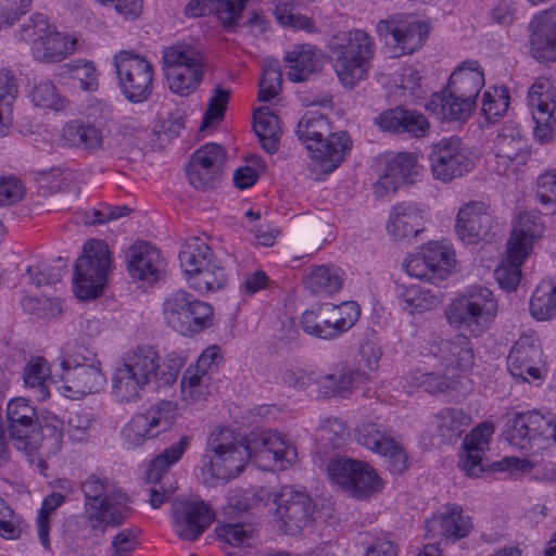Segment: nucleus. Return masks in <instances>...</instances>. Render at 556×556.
<instances>
[{
	"label": "nucleus",
	"mask_w": 556,
	"mask_h": 556,
	"mask_svg": "<svg viewBox=\"0 0 556 556\" xmlns=\"http://www.w3.org/2000/svg\"><path fill=\"white\" fill-rule=\"evenodd\" d=\"M298 458L293 442L275 430H255L248 438L229 428L214 429L201 459L205 483L228 481L243 471L249 460L260 466L273 464L279 470L292 467Z\"/></svg>",
	"instance_id": "f257e3e1"
},
{
	"label": "nucleus",
	"mask_w": 556,
	"mask_h": 556,
	"mask_svg": "<svg viewBox=\"0 0 556 556\" xmlns=\"http://www.w3.org/2000/svg\"><path fill=\"white\" fill-rule=\"evenodd\" d=\"M182 366L181 357L170 356L166 363L161 364V357L153 348L137 346L126 352L116 363L112 376V393L122 403L137 401L152 384H173Z\"/></svg>",
	"instance_id": "f03ea898"
},
{
	"label": "nucleus",
	"mask_w": 556,
	"mask_h": 556,
	"mask_svg": "<svg viewBox=\"0 0 556 556\" xmlns=\"http://www.w3.org/2000/svg\"><path fill=\"white\" fill-rule=\"evenodd\" d=\"M296 132L309 152L314 170L325 175L331 174L352 149L348 132H331L330 123L318 112L305 113L298 124Z\"/></svg>",
	"instance_id": "7ed1b4c3"
},
{
	"label": "nucleus",
	"mask_w": 556,
	"mask_h": 556,
	"mask_svg": "<svg viewBox=\"0 0 556 556\" xmlns=\"http://www.w3.org/2000/svg\"><path fill=\"white\" fill-rule=\"evenodd\" d=\"M8 430L13 446L34 462L35 452L43 440H51L52 450L59 451L63 442V422L56 417L46 419L43 428L38 424L37 413L24 397L13 399L7 406Z\"/></svg>",
	"instance_id": "20e7f679"
},
{
	"label": "nucleus",
	"mask_w": 556,
	"mask_h": 556,
	"mask_svg": "<svg viewBox=\"0 0 556 556\" xmlns=\"http://www.w3.org/2000/svg\"><path fill=\"white\" fill-rule=\"evenodd\" d=\"M330 61L340 83L349 89L365 80L375 56V41L362 29L334 35L328 43Z\"/></svg>",
	"instance_id": "39448f33"
},
{
	"label": "nucleus",
	"mask_w": 556,
	"mask_h": 556,
	"mask_svg": "<svg viewBox=\"0 0 556 556\" xmlns=\"http://www.w3.org/2000/svg\"><path fill=\"white\" fill-rule=\"evenodd\" d=\"M497 313L498 302L494 293L484 286L473 285L451 302L445 317L452 327L480 337L491 328Z\"/></svg>",
	"instance_id": "423d86ee"
},
{
	"label": "nucleus",
	"mask_w": 556,
	"mask_h": 556,
	"mask_svg": "<svg viewBox=\"0 0 556 556\" xmlns=\"http://www.w3.org/2000/svg\"><path fill=\"white\" fill-rule=\"evenodd\" d=\"M85 496V516L91 528L103 531L118 526L126 518L127 495L113 481L97 473L89 475L81 483Z\"/></svg>",
	"instance_id": "0eeeda50"
},
{
	"label": "nucleus",
	"mask_w": 556,
	"mask_h": 556,
	"mask_svg": "<svg viewBox=\"0 0 556 556\" xmlns=\"http://www.w3.org/2000/svg\"><path fill=\"white\" fill-rule=\"evenodd\" d=\"M504 438L525 453H538L556 443V421L552 415L538 410L513 412L506 415Z\"/></svg>",
	"instance_id": "6e6552de"
},
{
	"label": "nucleus",
	"mask_w": 556,
	"mask_h": 556,
	"mask_svg": "<svg viewBox=\"0 0 556 556\" xmlns=\"http://www.w3.org/2000/svg\"><path fill=\"white\" fill-rule=\"evenodd\" d=\"M111 267L108 244L97 239L87 241L81 256L75 263L73 281L76 296L81 300L99 296L111 273Z\"/></svg>",
	"instance_id": "1a4fd4ad"
},
{
	"label": "nucleus",
	"mask_w": 556,
	"mask_h": 556,
	"mask_svg": "<svg viewBox=\"0 0 556 556\" xmlns=\"http://www.w3.org/2000/svg\"><path fill=\"white\" fill-rule=\"evenodd\" d=\"M163 317L173 330L192 336L212 325L213 307L185 290H177L164 300Z\"/></svg>",
	"instance_id": "9d476101"
},
{
	"label": "nucleus",
	"mask_w": 556,
	"mask_h": 556,
	"mask_svg": "<svg viewBox=\"0 0 556 556\" xmlns=\"http://www.w3.org/2000/svg\"><path fill=\"white\" fill-rule=\"evenodd\" d=\"M113 66L117 87L127 101L142 103L150 98L154 76L150 61L132 51L122 50L113 56Z\"/></svg>",
	"instance_id": "9b49d317"
},
{
	"label": "nucleus",
	"mask_w": 556,
	"mask_h": 556,
	"mask_svg": "<svg viewBox=\"0 0 556 556\" xmlns=\"http://www.w3.org/2000/svg\"><path fill=\"white\" fill-rule=\"evenodd\" d=\"M329 479L342 490L357 498H367L383 489V482L367 463L338 456L328 462Z\"/></svg>",
	"instance_id": "f8f14e48"
},
{
	"label": "nucleus",
	"mask_w": 556,
	"mask_h": 556,
	"mask_svg": "<svg viewBox=\"0 0 556 556\" xmlns=\"http://www.w3.org/2000/svg\"><path fill=\"white\" fill-rule=\"evenodd\" d=\"M177 404L160 401L144 413L135 415L122 429V439L128 447H137L147 440L167 431L178 417Z\"/></svg>",
	"instance_id": "ddd939ff"
},
{
	"label": "nucleus",
	"mask_w": 556,
	"mask_h": 556,
	"mask_svg": "<svg viewBox=\"0 0 556 556\" xmlns=\"http://www.w3.org/2000/svg\"><path fill=\"white\" fill-rule=\"evenodd\" d=\"M428 160L433 178L444 184L465 176L473 167L468 149L456 137L433 143Z\"/></svg>",
	"instance_id": "4468645a"
},
{
	"label": "nucleus",
	"mask_w": 556,
	"mask_h": 556,
	"mask_svg": "<svg viewBox=\"0 0 556 556\" xmlns=\"http://www.w3.org/2000/svg\"><path fill=\"white\" fill-rule=\"evenodd\" d=\"M62 374L59 390L71 399L97 393L103 389L106 378L100 368V362L91 355L64 359L61 364Z\"/></svg>",
	"instance_id": "2eb2a0df"
},
{
	"label": "nucleus",
	"mask_w": 556,
	"mask_h": 556,
	"mask_svg": "<svg viewBox=\"0 0 556 556\" xmlns=\"http://www.w3.org/2000/svg\"><path fill=\"white\" fill-rule=\"evenodd\" d=\"M275 503L277 505L275 516L286 534L295 535L309 525L314 506L307 493L285 485L276 494Z\"/></svg>",
	"instance_id": "dca6fc26"
},
{
	"label": "nucleus",
	"mask_w": 556,
	"mask_h": 556,
	"mask_svg": "<svg viewBox=\"0 0 556 556\" xmlns=\"http://www.w3.org/2000/svg\"><path fill=\"white\" fill-rule=\"evenodd\" d=\"M355 435L361 445L386 458L390 471L402 473L408 468L406 452L383 426L369 420L363 421L356 427Z\"/></svg>",
	"instance_id": "f3484780"
},
{
	"label": "nucleus",
	"mask_w": 556,
	"mask_h": 556,
	"mask_svg": "<svg viewBox=\"0 0 556 556\" xmlns=\"http://www.w3.org/2000/svg\"><path fill=\"white\" fill-rule=\"evenodd\" d=\"M191 437L184 435L178 442L173 443L151 460L147 471L148 482L154 485L149 489V503L152 508L156 509L163 505L175 489H165L162 479L166 476L169 468L176 465L190 446Z\"/></svg>",
	"instance_id": "a211bd4d"
},
{
	"label": "nucleus",
	"mask_w": 556,
	"mask_h": 556,
	"mask_svg": "<svg viewBox=\"0 0 556 556\" xmlns=\"http://www.w3.org/2000/svg\"><path fill=\"white\" fill-rule=\"evenodd\" d=\"M497 172L506 174L527 163L530 150L519 125L507 122L501 126L493 142Z\"/></svg>",
	"instance_id": "6ab92c4d"
},
{
	"label": "nucleus",
	"mask_w": 556,
	"mask_h": 556,
	"mask_svg": "<svg viewBox=\"0 0 556 556\" xmlns=\"http://www.w3.org/2000/svg\"><path fill=\"white\" fill-rule=\"evenodd\" d=\"M225 156L220 144L212 142L199 148L186 168L189 182L195 189L213 188L222 177Z\"/></svg>",
	"instance_id": "aec40b11"
},
{
	"label": "nucleus",
	"mask_w": 556,
	"mask_h": 556,
	"mask_svg": "<svg viewBox=\"0 0 556 556\" xmlns=\"http://www.w3.org/2000/svg\"><path fill=\"white\" fill-rule=\"evenodd\" d=\"M174 530L182 540H197L212 523L214 514L203 501L176 498L172 504Z\"/></svg>",
	"instance_id": "412c9836"
},
{
	"label": "nucleus",
	"mask_w": 556,
	"mask_h": 556,
	"mask_svg": "<svg viewBox=\"0 0 556 556\" xmlns=\"http://www.w3.org/2000/svg\"><path fill=\"white\" fill-rule=\"evenodd\" d=\"M542 349L532 336H521L513 345L507 368L513 377L522 381H535L544 378Z\"/></svg>",
	"instance_id": "4be33fe9"
},
{
	"label": "nucleus",
	"mask_w": 556,
	"mask_h": 556,
	"mask_svg": "<svg viewBox=\"0 0 556 556\" xmlns=\"http://www.w3.org/2000/svg\"><path fill=\"white\" fill-rule=\"evenodd\" d=\"M493 224L490 207L484 202L470 201L459 208L455 230L464 243L477 244L486 239Z\"/></svg>",
	"instance_id": "5701e85b"
},
{
	"label": "nucleus",
	"mask_w": 556,
	"mask_h": 556,
	"mask_svg": "<svg viewBox=\"0 0 556 556\" xmlns=\"http://www.w3.org/2000/svg\"><path fill=\"white\" fill-rule=\"evenodd\" d=\"M377 31L380 36L391 35L403 53H413L427 40L429 25L414 17L391 18L380 21Z\"/></svg>",
	"instance_id": "b1692460"
},
{
	"label": "nucleus",
	"mask_w": 556,
	"mask_h": 556,
	"mask_svg": "<svg viewBox=\"0 0 556 556\" xmlns=\"http://www.w3.org/2000/svg\"><path fill=\"white\" fill-rule=\"evenodd\" d=\"M165 266L161 252L148 242L135 243L127 253V269L132 279L152 285L162 278Z\"/></svg>",
	"instance_id": "393cba45"
},
{
	"label": "nucleus",
	"mask_w": 556,
	"mask_h": 556,
	"mask_svg": "<svg viewBox=\"0 0 556 556\" xmlns=\"http://www.w3.org/2000/svg\"><path fill=\"white\" fill-rule=\"evenodd\" d=\"M471 529V518L464 514L463 508L456 504L442 506L426 521L427 533L432 539L460 540L469 535Z\"/></svg>",
	"instance_id": "a878e982"
},
{
	"label": "nucleus",
	"mask_w": 556,
	"mask_h": 556,
	"mask_svg": "<svg viewBox=\"0 0 556 556\" xmlns=\"http://www.w3.org/2000/svg\"><path fill=\"white\" fill-rule=\"evenodd\" d=\"M493 433V422L483 421L465 437L464 455L460 456L458 466L468 477L477 478L484 471L483 458Z\"/></svg>",
	"instance_id": "bb28decb"
},
{
	"label": "nucleus",
	"mask_w": 556,
	"mask_h": 556,
	"mask_svg": "<svg viewBox=\"0 0 556 556\" xmlns=\"http://www.w3.org/2000/svg\"><path fill=\"white\" fill-rule=\"evenodd\" d=\"M532 55L543 61H556V5L536 14L530 22Z\"/></svg>",
	"instance_id": "cd10ccee"
},
{
	"label": "nucleus",
	"mask_w": 556,
	"mask_h": 556,
	"mask_svg": "<svg viewBox=\"0 0 556 556\" xmlns=\"http://www.w3.org/2000/svg\"><path fill=\"white\" fill-rule=\"evenodd\" d=\"M476 106V100L445 87L440 93L432 96L426 108L443 121L466 122Z\"/></svg>",
	"instance_id": "c85d7f7f"
},
{
	"label": "nucleus",
	"mask_w": 556,
	"mask_h": 556,
	"mask_svg": "<svg viewBox=\"0 0 556 556\" xmlns=\"http://www.w3.org/2000/svg\"><path fill=\"white\" fill-rule=\"evenodd\" d=\"M425 211L415 203H396L391 207L388 232L395 239L414 237L422 229Z\"/></svg>",
	"instance_id": "c756f323"
},
{
	"label": "nucleus",
	"mask_w": 556,
	"mask_h": 556,
	"mask_svg": "<svg viewBox=\"0 0 556 556\" xmlns=\"http://www.w3.org/2000/svg\"><path fill=\"white\" fill-rule=\"evenodd\" d=\"M377 124L383 130L396 134L407 132L415 137H424L429 129V123L422 114L402 108L381 113Z\"/></svg>",
	"instance_id": "7c9ffc66"
},
{
	"label": "nucleus",
	"mask_w": 556,
	"mask_h": 556,
	"mask_svg": "<svg viewBox=\"0 0 556 556\" xmlns=\"http://www.w3.org/2000/svg\"><path fill=\"white\" fill-rule=\"evenodd\" d=\"M432 353L441 359L444 370H465L473 364L475 354L466 334H457L451 340L441 341Z\"/></svg>",
	"instance_id": "2f4dec72"
},
{
	"label": "nucleus",
	"mask_w": 556,
	"mask_h": 556,
	"mask_svg": "<svg viewBox=\"0 0 556 556\" xmlns=\"http://www.w3.org/2000/svg\"><path fill=\"white\" fill-rule=\"evenodd\" d=\"M484 72L476 60H466L459 63L448 78V90L462 93L477 101L484 86Z\"/></svg>",
	"instance_id": "473e14b6"
},
{
	"label": "nucleus",
	"mask_w": 556,
	"mask_h": 556,
	"mask_svg": "<svg viewBox=\"0 0 556 556\" xmlns=\"http://www.w3.org/2000/svg\"><path fill=\"white\" fill-rule=\"evenodd\" d=\"M544 231L542 218L538 212H523L518 218L511 230L507 247L530 254L534 241L539 239Z\"/></svg>",
	"instance_id": "72a5a7b5"
},
{
	"label": "nucleus",
	"mask_w": 556,
	"mask_h": 556,
	"mask_svg": "<svg viewBox=\"0 0 556 556\" xmlns=\"http://www.w3.org/2000/svg\"><path fill=\"white\" fill-rule=\"evenodd\" d=\"M75 43V39L53 27L42 41H37L31 54L35 60L42 63L61 62L74 52Z\"/></svg>",
	"instance_id": "f704fd0d"
},
{
	"label": "nucleus",
	"mask_w": 556,
	"mask_h": 556,
	"mask_svg": "<svg viewBox=\"0 0 556 556\" xmlns=\"http://www.w3.org/2000/svg\"><path fill=\"white\" fill-rule=\"evenodd\" d=\"M62 137L71 147L96 151L102 148L104 128L93 123L73 121L64 125Z\"/></svg>",
	"instance_id": "c9c22d12"
},
{
	"label": "nucleus",
	"mask_w": 556,
	"mask_h": 556,
	"mask_svg": "<svg viewBox=\"0 0 556 556\" xmlns=\"http://www.w3.org/2000/svg\"><path fill=\"white\" fill-rule=\"evenodd\" d=\"M211 247L199 237L188 238L179 252V264L185 278L216 260Z\"/></svg>",
	"instance_id": "e433bc0d"
},
{
	"label": "nucleus",
	"mask_w": 556,
	"mask_h": 556,
	"mask_svg": "<svg viewBox=\"0 0 556 556\" xmlns=\"http://www.w3.org/2000/svg\"><path fill=\"white\" fill-rule=\"evenodd\" d=\"M442 300L438 292L425 289L418 285L401 286L399 288V303L403 311L410 315L422 314L435 309Z\"/></svg>",
	"instance_id": "4c0bfd02"
},
{
	"label": "nucleus",
	"mask_w": 556,
	"mask_h": 556,
	"mask_svg": "<svg viewBox=\"0 0 556 556\" xmlns=\"http://www.w3.org/2000/svg\"><path fill=\"white\" fill-rule=\"evenodd\" d=\"M419 172L417 154L400 152L388 162L382 184L392 190H396L400 185L413 181V178L418 176Z\"/></svg>",
	"instance_id": "58836bf2"
},
{
	"label": "nucleus",
	"mask_w": 556,
	"mask_h": 556,
	"mask_svg": "<svg viewBox=\"0 0 556 556\" xmlns=\"http://www.w3.org/2000/svg\"><path fill=\"white\" fill-rule=\"evenodd\" d=\"M285 61L288 67V78L300 83L307 79L319 62V54L315 47L311 45H299L289 51Z\"/></svg>",
	"instance_id": "ea45409f"
},
{
	"label": "nucleus",
	"mask_w": 556,
	"mask_h": 556,
	"mask_svg": "<svg viewBox=\"0 0 556 556\" xmlns=\"http://www.w3.org/2000/svg\"><path fill=\"white\" fill-rule=\"evenodd\" d=\"M162 59L165 72L206 64L201 49L188 42H177L165 47L162 52Z\"/></svg>",
	"instance_id": "a19ab883"
},
{
	"label": "nucleus",
	"mask_w": 556,
	"mask_h": 556,
	"mask_svg": "<svg viewBox=\"0 0 556 556\" xmlns=\"http://www.w3.org/2000/svg\"><path fill=\"white\" fill-rule=\"evenodd\" d=\"M528 105L532 116L544 121L547 114H555L556 88L547 77H539L528 91Z\"/></svg>",
	"instance_id": "79ce46f5"
},
{
	"label": "nucleus",
	"mask_w": 556,
	"mask_h": 556,
	"mask_svg": "<svg viewBox=\"0 0 556 556\" xmlns=\"http://www.w3.org/2000/svg\"><path fill=\"white\" fill-rule=\"evenodd\" d=\"M24 386L33 392L38 401L50 396L49 386L55 382L51 376L48 362L43 357L31 358L23 370Z\"/></svg>",
	"instance_id": "37998d69"
},
{
	"label": "nucleus",
	"mask_w": 556,
	"mask_h": 556,
	"mask_svg": "<svg viewBox=\"0 0 556 556\" xmlns=\"http://www.w3.org/2000/svg\"><path fill=\"white\" fill-rule=\"evenodd\" d=\"M304 286L314 294L331 295L337 293L343 287L341 270L334 266H315L305 276Z\"/></svg>",
	"instance_id": "c03bdc74"
},
{
	"label": "nucleus",
	"mask_w": 556,
	"mask_h": 556,
	"mask_svg": "<svg viewBox=\"0 0 556 556\" xmlns=\"http://www.w3.org/2000/svg\"><path fill=\"white\" fill-rule=\"evenodd\" d=\"M253 121V129L264 150L268 153L276 152L280 136L278 117L268 106H262L254 111Z\"/></svg>",
	"instance_id": "a18cd8bd"
},
{
	"label": "nucleus",
	"mask_w": 556,
	"mask_h": 556,
	"mask_svg": "<svg viewBox=\"0 0 556 556\" xmlns=\"http://www.w3.org/2000/svg\"><path fill=\"white\" fill-rule=\"evenodd\" d=\"M355 380V374L349 367L342 366L330 374H314V383L318 384L319 392L326 397L344 396L351 391Z\"/></svg>",
	"instance_id": "49530a36"
},
{
	"label": "nucleus",
	"mask_w": 556,
	"mask_h": 556,
	"mask_svg": "<svg viewBox=\"0 0 556 556\" xmlns=\"http://www.w3.org/2000/svg\"><path fill=\"white\" fill-rule=\"evenodd\" d=\"M61 77L76 80L79 88L86 92H96L99 89L100 73L91 60L78 59L62 66Z\"/></svg>",
	"instance_id": "de8ad7c7"
},
{
	"label": "nucleus",
	"mask_w": 556,
	"mask_h": 556,
	"mask_svg": "<svg viewBox=\"0 0 556 556\" xmlns=\"http://www.w3.org/2000/svg\"><path fill=\"white\" fill-rule=\"evenodd\" d=\"M205 70L206 64L165 72L169 90L179 97L190 96L200 87Z\"/></svg>",
	"instance_id": "09e8293b"
},
{
	"label": "nucleus",
	"mask_w": 556,
	"mask_h": 556,
	"mask_svg": "<svg viewBox=\"0 0 556 556\" xmlns=\"http://www.w3.org/2000/svg\"><path fill=\"white\" fill-rule=\"evenodd\" d=\"M181 397L189 404L206 400L212 391V375L188 367L180 382Z\"/></svg>",
	"instance_id": "8fccbe9b"
},
{
	"label": "nucleus",
	"mask_w": 556,
	"mask_h": 556,
	"mask_svg": "<svg viewBox=\"0 0 556 556\" xmlns=\"http://www.w3.org/2000/svg\"><path fill=\"white\" fill-rule=\"evenodd\" d=\"M185 279L191 289L201 293L218 291L227 281L225 269L217 258Z\"/></svg>",
	"instance_id": "3c124183"
},
{
	"label": "nucleus",
	"mask_w": 556,
	"mask_h": 556,
	"mask_svg": "<svg viewBox=\"0 0 556 556\" xmlns=\"http://www.w3.org/2000/svg\"><path fill=\"white\" fill-rule=\"evenodd\" d=\"M421 251L431 273L437 276V281L445 279L455 265L453 250L446 243L433 241L424 245Z\"/></svg>",
	"instance_id": "603ef678"
},
{
	"label": "nucleus",
	"mask_w": 556,
	"mask_h": 556,
	"mask_svg": "<svg viewBox=\"0 0 556 556\" xmlns=\"http://www.w3.org/2000/svg\"><path fill=\"white\" fill-rule=\"evenodd\" d=\"M529 254L507 247L506 257L501 262L495 270V277L502 289L514 291L520 282L521 265Z\"/></svg>",
	"instance_id": "864d4df0"
},
{
	"label": "nucleus",
	"mask_w": 556,
	"mask_h": 556,
	"mask_svg": "<svg viewBox=\"0 0 556 556\" xmlns=\"http://www.w3.org/2000/svg\"><path fill=\"white\" fill-rule=\"evenodd\" d=\"M437 427L440 435L446 441L459 438L471 425V417L458 408H444L437 415Z\"/></svg>",
	"instance_id": "5fc2aeb1"
},
{
	"label": "nucleus",
	"mask_w": 556,
	"mask_h": 556,
	"mask_svg": "<svg viewBox=\"0 0 556 556\" xmlns=\"http://www.w3.org/2000/svg\"><path fill=\"white\" fill-rule=\"evenodd\" d=\"M18 92L16 78L11 72L0 73V136L8 134L13 116V104Z\"/></svg>",
	"instance_id": "6e6d98bb"
},
{
	"label": "nucleus",
	"mask_w": 556,
	"mask_h": 556,
	"mask_svg": "<svg viewBox=\"0 0 556 556\" xmlns=\"http://www.w3.org/2000/svg\"><path fill=\"white\" fill-rule=\"evenodd\" d=\"M531 315L538 320L556 317V285L542 281L534 290L530 301Z\"/></svg>",
	"instance_id": "4d7b16f0"
},
{
	"label": "nucleus",
	"mask_w": 556,
	"mask_h": 556,
	"mask_svg": "<svg viewBox=\"0 0 556 556\" xmlns=\"http://www.w3.org/2000/svg\"><path fill=\"white\" fill-rule=\"evenodd\" d=\"M509 93L504 86L489 87L482 94L481 113L488 122L502 117L508 110Z\"/></svg>",
	"instance_id": "13d9d810"
},
{
	"label": "nucleus",
	"mask_w": 556,
	"mask_h": 556,
	"mask_svg": "<svg viewBox=\"0 0 556 556\" xmlns=\"http://www.w3.org/2000/svg\"><path fill=\"white\" fill-rule=\"evenodd\" d=\"M30 100L39 108L55 111H60L65 108V99L59 93L54 84L47 79L40 80L33 86L30 90Z\"/></svg>",
	"instance_id": "bf43d9fd"
},
{
	"label": "nucleus",
	"mask_w": 556,
	"mask_h": 556,
	"mask_svg": "<svg viewBox=\"0 0 556 556\" xmlns=\"http://www.w3.org/2000/svg\"><path fill=\"white\" fill-rule=\"evenodd\" d=\"M281 72L279 62L266 60L263 64L262 78L260 80L258 100L268 102L280 91Z\"/></svg>",
	"instance_id": "052dcab7"
},
{
	"label": "nucleus",
	"mask_w": 556,
	"mask_h": 556,
	"mask_svg": "<svg viewBox=\"0 0 556 556\" xmlns=\"http://www.w3.org/2000/svg\"><path fill=\"white\" fill-rule=\"evenodd\" d=\"M64 495L54 492L43 500L41 508L39 509V514L36 520V527L40 543L46 549L50 548V516L54 513V510L58 507H60L64 503Z\"/></svg>",
	"instance_id": "680f3d73"
},
{
	"label": "nucleus",
	"mask_w": 556,
	"mask_h": 556,
	"mask_svg": "<svg viewBox=\"0 0 556 556\" xmlns=\"http://www.w3.org/2000/svg\"><path fill=\"white\" fill-rule=\"evenodd\" d=\"M53 27L45 14L35 13L21 26L20 39L30 43L31 50L37 41H42Z\"/></svg>",
	"instance_id": "e2e57ef3"
},
{
	"label": "nucleus",
	"mask_w": 556,
	"mask_h": 556,
	"mask_svg": "<svg viewBox=\"0 0 556 556\" xmlns=\"http://www.w3.org/2000/svg\"><path fill=\"white\" fill-rule=\"evenodd\" d=\"M215 532L220 541L230 546L250 545L253 541V528L248 523H223L216 527Z\"/></svg>",
	"instance_id": "0e129e2a"
},
{
	"label": "nucleus",
	"mask_w": 556,
	"mask_h": 556,
	"mask_svg": "<svg viewBox=\"0 0 556 556\" xmlns=\"http://www.w3.org/2000/svg\"><path fill=\"white\" fill-rule=\"evenodd\" d=\"M66 267L61 257L58 258V265H48L42 263L36 266H29L27 269V277L30 282L37 287L55 285L61 281Z\"/></svg>",
	"instance_id": "69168bd1"
},
{
	"label": "nucleus",
	"mask_w": 556,
	"mask_h": 556,
	"mask_svg": "<svg viewBox=\"0 0 556 556\" xmlns=\"http://www.w3.org/2000/svg\"><path fill=\"white\" fill-rule=\"evenodd\" d=\"M94 425L93 414L87 409L71 413L66 421V432L73 442H83L89 438Z\"/></svg>",
	"instance_id": "338daca9"
},
{
	"label": "nucleus",
	"mask_w": 556,
	"mask_h": 556,
	"mask_svg": "<svg viewBox=\"0 0 556 556\" xmlns=\"http://www.w3.org/2000/svg\"><path fill=\"white\" fill-rule=\"evenodd\" d=\"M22 308L40 318L55 317L62 312V305L59 300L48 296H23L21 299Z\"/></svg>",
	"instance_id": "774afa93"
}]
</instances>
